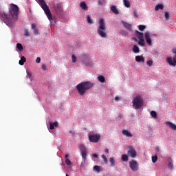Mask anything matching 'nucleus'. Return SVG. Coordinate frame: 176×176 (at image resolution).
<instances>
[{
	"mask_svg": "<svg viewBox=\"0 0 176 176\" xmlns=\"http://www.w3.org/2000/svg\"><path fill=\"white\" fill-rule=\"evenodd\" d=\"M9 10L12 19L6 13L2 14V17L6 25L8 27H13V25H14V23H16L19 19V6L16 4L12 3L10 4Z\"/></svg>",
	"mask_w": 176,
	"mask_h": 176,
	"instance_id": "f257e3e1",
	"label": "nucleus"
},
{
	"mask_svg": "<svg viewBox=\"0 0 176 176\" xmlns=\"http://www.w3.org/2000/svg\"><path fill=\"white\" fill-rule=\"evenodd\" d=\"M93 86H94V83L90 81H84L78 84L76 89L78 90L80 96H83L86 94L87 91L90 90Z\"/></svg>",
	"mask_w": 176,
	"mask_h": 176,
	"instance_id": "f03ea898",
	"label": "nucleus"
},
{
	"mask_svg": "<svg viewBox=\"0 0 176 176\" xmlns=\"http://www.w3.org/2000/svg\"><path fill=\"white\" fill-rule=\"evenodd\" d=\"M98 34L101 38H107V27L105 26V21L104 20V19H100L99 20Z\"/></svg>",
	"mask_w": 176,
	"mask_h": 176,
	"instance_id": "7ed1b4c3",
	"label": "nucleus"
},
{
	"mask_svg": "<svg viewBox=\"0 0 176 176\" xmlns=\"http://www.w3.org/2000/svg\"><path fill=\"white\" fill-rule=\"evenodd\" d=\"M37 1L40 6L44 10L50 21H51V20H53V16H52V12H50V9H49V6H47V4H46V2H45V0H37Z\"/></svg>",
	"mask_w": 176,
	"mask_h": 176,
	"instance_id": "20e7f679",
	"label": "nucleus"
},
{
	"mask_svg": "<svg viewBox=\"0 0 176 176\" xmlns=\"http://www.w3.org/2000/svg\"><path fill=\"white\" fill-rule=\"evenodd\" d=\"M132 102L133 107L135 109H140L142 107H144V99L141 95H138L135 97Z\"/></svg>",
	"mask_w": 176,
	"mask_h": 176,
	"instance_id": "39448f33",
	"label": "nucleus"
},
{
	"mask_svg": "<svg viewBox=\"0 0 176 176\" xmlns=\"http://www.w3.org/2000/svg\"><path fill=\"white\" fill-rule=\"evenodd\" d=\"M172 52L175 56L172 58L171 56H169L166 58V63L169 64V65L172 67L176 66V48H173L172 50Z\"/></svg>",
	"mask_w": 176,
	"mask_h": 176,
	"instance_id": "423d86ee",
	"label": "nucleus"
},
{
	"mask_svg": "<svg viewBox=\"0 0 176 176\" xmlns=\"http://www.w3.org/2000/svg\"><path fill=\"white\" fill-rule=\"evenodd\" d=\"M89 141L90 142H94V144H97L100 140H101V135L100 134H89L88 136Z\"/></svg>",
	"mask_w": 176,
	"mask_h": 176,
	"instance_id": "0eeeda50",
	"label": "nucleus"
},
{
	"mask_svg": "<svg viewBox=\"0 0 176 176\" xmlns=\"http://www.w3.org/2000/svg\"><path fill=\"white\" fill-rule=\"evenodd\" d=\"M127 155L128 156H130V157L134 159L135 157H137V151H135L133 146H129L128 148Z\"/></svg>",
	"mask_w": 176,
	"mask_h": 176,
	"instance_id": "6e6552de",
	"label": "nucleus"
},
{
	"mask_svg": "<svg viewBox=\"0 0 176 176\" xmlns=\"http://www.w3.org/2000/svg\"><path fill=\"white\" fill-rule=\"evenodd\" d=\"M129 167L132 171H138V162L134 160H132L129 162Z\"/></svg>",
	"mask_w": 176,
	"mask_h": 176,
	"instance_id": "1a4fd4ad",
	"label": "nucleus"
},
{
	"mask_svg": "<svg viewBox=\"0 0 176 176\" xmlns=\"http://www.w3.org/2000/svg\"><path fill=\"white\" fill-rule=\"evenodd\" d=\"M31 28L33 30L34 35H39L41 34L39 32V29L36 28V24L32 23Z\"/></svg>",
	"mask_w": 176,
	"mask_h": 176,
	"instance_id": "9d476101",
	"label": "nucleus"
},
{
	"mask_svg": "<svg viewBox=\"0 0 176 176\" xmlns=\"http://www.w3.org/2000/svg\"><path fill=\"white\" fill-rule=\"evenodd\" d=\"M144 37L148 45H151L152 43V40L151 39V35L149 34V32H146L144 34Z\"/></svg>",
	"mask_w": 176,
	"mask_h": 176,
	"instance_id": "9b49d317",
	"label": "nucleus"
},
{
	"mask_svg": "<svg viewBox=\"0 0 176 176\" xmlns=\"http://www.w3.org/2000/svg\"><path fill=\"white\" fill-rule=\"evenodd\" d=\"M122 133L124 135H125V137H129L130 138L133 137V134L131 133V132L129 131V130L127 129H123Z\"/></svg>",
	"mask_w": 176,
	"mask_h": 176,
	"instance_id": "f8f14e48",
	"label": "nucleus"
},
{
	"mask_svg": "<svg viewBox=\"0 0 176 176\" xmlns=\"http://www.w3.org/2000/svg\"><path fill=\"white\" fill-rule=\"evenodd\" d=\"M165 124H166V126H168L170 129H171L172 130H173L174 131H176V125L175 124H173L171 122H165Z\"/></svg>",
	"mask_w": 176,
	"mask_h": 176,
	"instance_id": "ddd939ff",
	"label": "nucleus"
},
{
	"mask_svg": "<svg viewBox=\"0 0 176 176\" xmlns=\"http://www.w3.org/2000/svg\"><path fill=\"white\" fill-rule=\"evenodd\" d=\"M135 61H137V63H145V58H144V56L142 55L136 56Z\"/></svg>",
	"mask_w": 176,
	"mask_h": 176,
	"instance_id": "4468645a",
	"label": "nucleus"
},
{
	"mask_svg": "<svg viewBox=\"0 0 176 176\" xmlns=\"http://www.w3.org/2000/svg\"><path fill=\"white\" fill-rule=\"evenodd\" d=\"M50 130H54V127H58V122L55 121L54 122H49Z\"/></svg>",
	"mask_w": 176,
	"mask_h": 176,
	"instance_id": "2eb2a0df",
	"label": "nucleus"
},
{
	"mask_svg": "<svg viewBox=\"0 0 176 176\" xmlns=\"http://www.w3.org/2000/svg\"><path fill=\"white\" fill-rule=\"evenodd\" d=\"M82 63H83V64H85V65H87V67H90V66L93 65V62H91V59H90V58L83 60Z\"/></svg>",
	"mask_w": 176,
	"mask_h": 176,
	"instance_id": "dca6fc26",
	"label": "nucleus"
},
{
	"mask_svg": "<svg viewBox=\"0 0 176 176\" xmlns=\"http://www.w3.org/2000/svg\"><path fill=\"white\" fill-rule=\"evenodd\" d=\"M122 24H123L124 27L126 28V30H129V31H131V24L128 23L127 22H125L124 21H122Z\"/></svg>",
	"mask_w": 176,
	"mask_h": 176,
	"instance_id": "f3484780",
	"label": "nucleus"
},
{
	"mask_svg": "<svg viewBox=\"0 0 176 176\" xmlns=\"http://www.w3.org/2000/svg\"><path fill=\"white\" fill-rule=\"evenodd\" d=\"M111 10L114 13V14H119V10L116 8V6H111Z\"/></svg>",
	"mask_w": 176,
	"mask_h": 176,
	"instance_id": "a211bd4d",
	"label": "nucleus"
},
{
	"mask_svg": "<svg viewBox=\"0 0 176 176\" xmlns=\"http://www.w3.org/2000/svg\"><path fill=\"white\" fill-rule=\"evenodd\" d=\"M80 8L83 10H87L89 8H87V5L86 4V2L85 1H82L80 4Z\"/></svg>",
	"mask_w": 176,
	"mask_h": 176,
	"instance_id": "6ab92c4d",
	"label": "nucleus"
},
{
	"mask_svg": "<svg viewBox=\"0 0 176 176\" xmlns=\"http://www.w3.org/2000/svg\"><path fill=\"white\" fill-rule=\"evenodd\" d=\"M135 34H136L138 39H144V33H142V32H139L138 30H136Z\"/></svg>",
	"mask_w": 176,
	"mask_h": 176,
	"instance_id": "aec40b11",
	"label": "nucleus"
},
{
	"mask_svg": "<svg viewBox=\"0 0 176 176\" xmlns=\"http://www.w3.org/2000/svg\"><path fill=\"white\" fill-rule=\"evenodd\" d=\"M132 50H133V53H135L136 54L140 53V47H138V46H137V45H133Z\"/></svg>",
	"mask_w": 176,
	"mask_h": 176,
	"instance_id": "412c9836",
	"label": "nucleus"
},
{
	"mask_svg": "<svg viewBox=\"0 0 176 176\" xmlns=\"http://www.w3.org/2000/svg\"><path fill=\"white\" fill-rule=\"evenodd\" d=\"M27 61V58H25V56H21V60L19 62V65H24V63Z\"/></svg>",
	"mask_w": 176,
	"mask_h": 176,
	"instance_id": "4be33fe9",
	"label": "nucleus"
},
{
	"mask_svg": "<svg viewBox=\"0 0 176 176\" xmlns=\"http://www.w3.org/2000/svg\"><path fill=\"white\" fill-rule=\"evenodd\" d=\"M81 59L82 62L89 59V54L86 53L81 54Z\"/></svg>",
	"mask_w": 176,
	"mask_h": 176,
	"instance_id": "5701e85b",
	"label": "nucleus"
},
{
	"mask_svg": "<svg viewBox=\"0 0 176 176\" xmlns=\"http://www.w3.org/2000/svg\"><path fill=\"white\" fill-rule=\"evenodd\" d=\"M164 8V6L163 4H158L155 7V10L157 12L159 9L163 10Z\"/></svg>",
	"mask_w": 176,
	"mask_h": 176,
	"instance_id": "b1692460",
	"label": "nucleus"
},
{
	"mask_svg": "<svg viewBox=\"0 0 176 176\" xmlns=\"http://www.w3.org/2000/svg\"><path fill=\"white\" fill-rule=\"evenodd\" d=\"M121 160L123 162H129V156H127V155L123 154L121 156Z\"/></svg>",
	"mask_w": 176,
	"mask_h": 176,
	"instance_id": "393cba45",
	"label": "nucleus"
},
{
	"mask_svg": "<svg viewBox=\"0 0 176 176\" xmlns=\"http://www.w3.org/2000/svg\"><path fill=\"white\" fill-rule=\"evenodd\" d=\"M109 162H110L111 167H115V166H116L115 158L111 157L109 160Z\"/></svg>",
	"mask_w": 176,
	"mask_h": 176,
	"instance_id": "a878e982",
	"label": "nucleus"
},
{
	"mask_svg": "<svg viewBox=\"0 0 176 176\" xmlns=\"http://www.w3.org/2000/svg\"><path fill=\"white\" fill-rule=\"evenodd\" d=\"M98 80L99 82H101V83H104L105 82V77H104L102 75H100L98 77Z\"/></svg>",
	"mask_w": 176,
	"mask_h": 176,
	"instance_id": "bb28decb",
	"label": "nucleus"
},
{
	"mask_svg": "<svg viewBox=\"0 0 176 176\" xmlns=\"http://www.w3.org/2000/svg\"><path fill=\"white\" fill-rule=\"evenodd\" d=\"M151 116L154 119H156L157 118V113H156V111H151Z\"/></svg>",
	"mask_w": 176,
	"mask_h": 176,
	"instance_id": "cd10ccee",
	"label": "nucleus"
},
{
	"mask_svg": "<svg viewBox=\"0 0 176 176\" xmlns=\"http://www.w3.org/2000/svg\"><path fill=\"white\" fill-rule=\"evenodd\" d=\"M79 149H80V152H86L87 151L86 146H85V145H83V144H80L79 146Z\"/></svg>",
	"mask_w": 176,
	"mask_h": 176,
	"instance_id": "c85d7f7f",
	"label": "nucleus"
},
{
	"mask_svg": "<svg viewBox=\"0 0 176 176\" xmlns=\"http://www.w3.org/2000/svg\"><path fill=\"white\" fill-rule=\"evenodd\" d=\"M123 2L126 8H130V1L129 0H123Z\"/></svg>",
	"mask_w": 176,
	"mask_h": 176,
	"instance_id": "c756f323",
	"label": "nucleus"
},
{
	"mask_svg": "<svg viewBox=\"0 0 176 176\" xmlns=\"http://www.w3.org/2000/svg\"><path fill=\"white\" fill-rule=\"evenodd\" d=\"M82 157L84 160H86V157L87 156V151H82L81 152Z\"/></svg>",
	"mask_w": 176,
	"mask_h": 176,
	"instance_id": "7c9ffc66",
	"label": "nucleus"
},
{
	"mask_svg": "<svg viewBox=\"0 0 176 176\" xmlns=\"http://www.w3.org/2000/svg\"><path fill=\"white\" fill-rule=\"evenodd\" d=\"M87 21L89 24H93V21L91 20V16H90V15H87Z\"/></svg>",
	"mask_w": 176,
	"mask_h": 176,
	"instance_id": "2f4dec72",
	"label": "nucleus"
},
{
	"mask_svg": "<svg viewBox=\"0 0 176 176\" xmlns=\"http://www.w3.org/2000/svg\"><path fill=\"white\" fill-rule=\"evenodd\" d=\"M94 171H97V173H100L101 171V169H100V167L97 165L94 166Z\"/></svg>",
	"mask_w": 176,
	"mask_h": 176,
	"instance_id": "473e14b6",
	"label": "nucleus"
},
{
	"mask_svg": "<svg viewBox=\"0 0 176 176\" xmlns=\"http://www.w3.org/2000/svg\"><path fill=\"white\" fill-rule=\"evenodd\" d=\"M140 31H144V30H145V28H146V26L144 25H139L138 26Z\"/></svg>",
	"mask_w": 176,
	"mask_h": 176,
	"instance_id": "72a5a7b5",
	"label": "nucleus"
},
{
	"mask_svg": "<svg viewBox=\"0 0 176 176\" xmlns=\"http://www.w3.org/2000/svg\"><path fill=\"white\" fill-rule=\"evenodd\" d=\"M27 76L26 78H28V79H31V78H32V73L27 71Z\"/></svg>",
	"mask_w": 176,
	"mask_h": 176,
	"instance_id": "f704fd0d",
	"label": "nucleus"
},
{
	"mask_svg": "<svg viewBox=\"0 0 176 176\" xmlns=\"http://www.w3.org/2000/svg\"><path fill=\"white\" fill-rule=\"evenodd\" d=\"M168 168H170V170H173V168H174V165H173V162H168Z\"/></svg>",
	"mask_w": 176,
	"mask_h": 176,
	"instance_id": "c9c22d12",
	"label": "nucleus"
},
{
	"mask_svg": "<svg viewBox=\"0 0 176 176\" xmlns=\"http://www.w3.org/2000/svg\"><path fill=\"white\" fill-rule=\"evenodd\" d=\"M165 19L166 21L170 20V13L168 12H165Z\"/></svg>",
	"mask_w": 176,
	"mask_h": 176,
	"instance_id": "e433bc0d",
	"label": "nucleus"
},
{
	"mask_svg": "<svg viewBox=\"0 0 176 176\" xmlns=\"http://www.w3.org/2000/svg\"><path fill=\"white\" fill-rule=\"evenodd\" d=\"M24 35H25V36H30V32L28 31V29H25L24 30Z\"/></svg>",
	"mask_w": 176,
	"mask_h": 176,
	"instance_id": "4c0bfd02",
	"label": "nucleus"
},
{
	"mask_svg": "<svg viewBox=\"0 0 176 176\" xmlns=\"http://www.w3.org/2000/svg\"><path fill=\"white\" fill-rule=\"evenodd\" d=\"M16 47L19 52H23V45H16Z\"/></svg>",
	"mask_w": 176,
	"mask_h": 176,
	"instance_id": "58836bf2",
	"label": "nucleus"
},
{
	"mask_svg": "<svg viewBox=\"0 0 176 176\" xmlns=\"http://www.w3.org/2000/svg\"><path fill=\"white\" fill-rule=\"evenodd\" d=\"M146 64L148 67H152V65H153V61L152 60H149L146 62Z\"/></svg>",
	"mask_w": 176,
	"mask_h": 176,
	"instance_id": "ea45409f",
	"label": "nucleus"
},
{
	"mask_svg": "<svg viewBox=\"0 0 176 176\" xmlns=\"http://www.w3.org/2000/svg\"><path fill=\"white\" fill-rule=\"evenodd\" d=\"M138 45H144L145 43V40L144 38L139 39Z\"/></svg>",
	"mask_w": 176,
	"mask_h": 176,
	"instance_id": "a19ab883",
	"label": "nucleus"
},
{
	"mask_svg": "<svg viewBox=\"0 0 176 176\" xmlns=\"http://www.w3.org/2000/svg\"><path fill=\"white\" fill-rule=\"evenodd\" d=\"M102 159H103L104 163L108 164V158L104 155H102Z\"/></svg>",
	"mask_w": 176,
	"mask_h": 176,
	"instance_id": "79ce46f5",
	"label": "nucleus"
},
{
	"mask_svg": "<svg viewBox=\"0 0 176 176\" xmlns=\"http://www.w3.org/2000/svg\"><path fill=\"white\" fill-rule=\"evenodd\" d=\"M152 162L153 163H156V162H157V155H155L152 157Z\"/></svg>",
	"mask_w": 176,
	"mask_h": 176,
	"instance_id": "37998d69",
	"label": "nucleus"
},
{
	"mask_svg": "<svg viewBox=\"0 0 176 176\" xmlns=\"http://www.w3.org/2000/svg\"><path fill=\"white\" fill-rule=\"evenodd\" d=\"M65 163H66L67 166H71V164H72V163L71 162V160H69V159H66Z\"/></svg>",
	"mask_w": 176,
	"mask_h": 176,
	"instance_id": "c03bdc74",
	"label": "nucleus"
},
{
	"mask_svg": "<svg viewBox=\"0 0 176 176\" xmlns=\"http://www.w3.org/2000/svg\"><path fill=\"white\" fill-rule=\"evenodd\" d=\"M72 63H76V56L74 54L72 56Z\"/></svg>",
	"mask_w": 176,
	"mask_h": 176,
	"instance_id": "a18cd8bd",
	"label": "nucleus"
},
{
	"mask_svg": "<svg viewBox=\"0 0 176 176\" xmlns=\"http://www.w3.org/2000/svg\"><path fill=\"white\" fill-rule=\"evenodd\" d=\"M42 69H43V71H47V67L45 64L42 65Z\"/></svg>",
	"mask_w": 176,
	"mask_h": 176,
	"instance_id": "49530a36",
	"label": "nucleus"
},
{
	"mask_svg": "<svg viewBox=\"0 0 176 176\" xmlns=\"http://www.w3.org/2000/svg\"><path fill=\"white\" fill-rule=\"evenodd\" d=\"M133 15L135 17H138V12H137V10L133 11Z\"/></svg>",
	"mask_w": 176,
	"mask_h": 176,
	"instance_id": "de8ad7c7",
	"label": "nucleus"
},
{
	"mask_svg": "<svg viewBox=\"0 0 176 176\" xmlns=\"http://www.w3.org/2000/svg\"><path fill=\"white\" fill-rule=\"evenodd\" d=\"M36 63H37V64H39V63H41V58L37 57L36 59Z\"/></svg>",
	"mask_w": 176,
	"mask_h": 176,
	"instance_id": "09e8293b",
	"label": "nucleus"
},
{
	"mask_svg": "<svg viewBox=\"0 0 176 176\" xmlns=\"http://www.w3.org/2000/svg\"><path fill=\"white\" fill-rule=\"evenodd\" d=\"M105 153H109V150L108 148L104 149Z\"/></svg>",
	"mask_w": 176,
	"mask_h": 176,
	"instance_id": "8fccbe9b",
	"label": "nucleus"
},
{
	"mask_svg": "<svg viewBox=\"0 0 176 176\" xmlns=\"http://www.w3.org/2000/svg\"><path fill=\"white\" fill-rule=\"evenodd\" d=\"M98 5L101 6V5H102V1H101V0H99L98 1Z\"/></svg>",
	"mask_w": 176,
	"mask_h": 176,
	"instance_id": "3c124183",
	"label": "nucleus"
},
{
	"mask_svg": "<svg viewBox=\"0 0 176 176\" xmlns=\"http://www.w3.org/2000/svg\"><path fill=\"white\" fill-rule=\"evenodd\" d=\"M93 157H95L96 159H97V157H98V155H97V154H94V155H93Z\"/></svg>",
	"mask_w": 176,
	"mask_h": 176,
	"instance_id": "603ef678",
	"label": "nucleus"
},
{
	"mask_svg": "<svg viewBox=\"0 0 176 176\" xmlns=\"http://www.w3.org/2000/svg\"><path fill=\"white\" fill-rule=\"evenodd\" d=\"M118 118H120V119H122L123 118V115L119 114L118 115Z\"/></svg>",
	"mask_w": 176,
	"mask_h": 176,
	"instance_id": "864d4df0",
	"label": "nucleus"
},
{
	"mask_svg": "<svg viewBox=\"0 0 176 176\" xmlns=\"http://www.w3.org/2000/svg\"><path fill=\"white\" fill-rule=\"evenodd\" d=\"M115 100H116V101H119V98H118V96H116Z\"/></svg>",
	"mask_w": 176,
	"mask_h": 176,
	"instance_id": "5fc2aeb1",
	"label": "nucleus"
},
{
	"mask_svg": "<svg viewBox=\"0 0 176 176\" xmlns=\"http://www.w3.org/2000/svg\"><path fill=\"white\" fill-rule=\"evenodd\" d=\"M68 157H69L68 154H65V159H68Z\"/></svg>",
	"mask_w": 176,
	"mask_h": 176,
	"instance_id": "6e6d98bb",
	"label": "nucleus"
},
{
	"mask_svg": "<svg viewBox=\"0 0 176 176\" xmlns=\"http://www.w3.org/2000/svg\"><path fill=\"white\" fill-rule=\"evenodd\" d=\"M57 6H58V8H61V4L58 3V4H57Z\"/></svg>",
	"mask_w": 176,
	"mask_h": 176,
	"instance_id": "4d7b16f0",
	"label": "nucleus"
},
{
	"mask_svg": "<svg viewBox=\"0 0 176 176\" xmlns=\"http://www.w3.org/2000/svg\"><path fill=\"white\" fill-rule=\"evenodd\" d=\"M133 40L135 41V42H137V41H138V40H137V38H135V37H134V38H133Z\"/></svg>",
	"mask_w": 176,
	"mask_h": 176,
	"instance_id": "13d9d810",
	"label": "nucleus"
},
{
	"mask_svg": "<svg viewBox=\"0 0 176 176\" xmlns=\"http://www.w3.org/2000/svg\"><path fill=\"white\" fill-rule=\"evenodd\" d=\"M16 45H21V43H16Z\"/></svg>",
	"mask_w": 176,
	"mask_h": 176,
	"instance_id": "bf43d9fd",
	"label": "nucleus"
},
{
	"mask_svg": "<svg viewBox=\"0 0 176 176\" xmlns=\"http://www.w3.org/2000/svg\"><path fill=\"white\" fill-rule=\"evenodd\" d=\"M69 133H72V131H70Z\"/></svg>",
	"mask_w": 176,
	"mask_h": 176,
	"instance_id": "052dcab7",
	"label": "nucleus"
},
{
	"mask_svg": "<svg viewBox=\"0 0 176 176\" xmlns=\"http://www.w3.org/2000/svg\"><path fill=\"white\" fill-rule=\"evenodd\" d=\"M66 176H69L68 174H66Z\"/></svg>",
	"mask_w": 176,
	"mask_h": 176,
	"instance_id": "680f3d73",
	"label": "nucleus"
},
{
	"mask_svg": "<svg viewBox=\"0 0 176 176\" xmlns=\"http://www.w3.org/2000/svg\"><path fill=\"white\" fill-rule=\"evenodd\" d=\"M142 46H144V45H142Z\"/></svg>",
	"mask_w": 176,
	"mask_h": 176,
	"instance_id": "e2e57ef3",
	"label": "nucleus"
}]
</instances>
